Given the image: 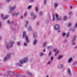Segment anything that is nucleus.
<instances>
[{
	"label": "nucleus",
	"mask_w": 77,
	"mask_h": 77,
	"mask_svg": "<svg viewBox=\"0 0 77 77\" xmlns=\"http://www.w3.org/2000/svg\"><path fill=\"white\" fill-rule=\"evenodd\" d=\"M58 53H59V51H57V52H56V54H57Z\"/></svg>",
	"instance_id": "603ef678"
},
{
	"label": "nucleus",
	"mask_w": 77,
	"mask_h": 77,
	"mask_svg": "<svg viewBox=\"0 0 77 77\" xmlns=\"http://www.w3.org/2000/svg\"><path fill=\"white\" fill-rule=\"evenodd\" d=\"M43 54H44V53L41 52L40 53V56H42L43 55Z\"/></svg>",
	"instance_id": "7c9ffc66"
},
{
	"label": "nucleus",
	"mask_w": 77,
	"mask_h": 77,
	"mask_svg": "<svg viewBox=\"0 0 77 77\" xmlns=\"http://www.w3.org/2000/svg\"><path fill=\"white\" fill-rule=\"evenodd\" d=\"M76 64H77V62H76L74 63V65H76Z\"/></svg>",
	"instance_id": "58836bf2"
},
{
	"label": "nucleus",
	"mask_w": 77,
	"mask_h": 77,
	"mask_svg": "<svg viewBox=\"0 0 77 77\" xmlns=\"http://www.w3.org/2000/svg\"><path fill=\"white\" fill-rule=\"evenodd\" d=\"M11 54H8L7 55V57H6L5 58L4 61H6V60L8 59L10 57H11Z\"/></svg>",
	"instance_id": "39448f33"
},
{
	"label": "nucleus",
	"mask_w": 77,
	"mask_h": 77,
	"mask_svg": "<svg viewBox=\"0 0 77 77\" xmlns=\"http://www.w3.org/2000/svg\"><path fill=\"white\" fill-rule=\"evenodd\" d=\"M42 14V12H40V15H41Z\"/></svg>",
	"instance_id": "c03bdc74"
},
{
	"label": "nucleus",
	"mask_w": 77,
	"mask_h": 77,
	"mask_svg": "<svg viewBox=\"0 0 77 77\" xmlns=\"http://www.w3.org/2000/svg\"><path fill=\"white\" fill-rule=\"evenodd\" d=\"M62 55H61L59 56L58 59H60L62 57Z\"/></svg>",
	"instance_id": "dca6fc26"
},
{
	"label": "nucleus",
	"mask_w": 77,
	"mask_h": 77,
	"mask_svg": "<svg viewBox=\"0 0 77 77\" xmlns=\"http://www.w3.org/2000/svg\"><path fill=\"white\" fill-rule=\"evenodd\" d=\"M2 24V23L1 22H0V27H1V25Z\"/></svg>",
	"instance_id": "8fccbe9b"
},
{
	"label": "nucleus",
	"mask_w": 77,
	"mask_h": 77,
	"mask_svg": "<svg viewBox=\"0 0 77 77\" xmlns=\"http://www.w3.org/2000/svg\"><path fill=\"white\" fill-rule=\"evenodd\" d=\"M22 77H26L25 76H23Z\"/></svg>",
	"instance_id": "052dcab7"
},
{
	"label": "nucleus",
	"mask_w": 77,
	"mask_h": 77,
	"mask_svg": "<svg viewBox=\"0 0 77 77\" xmlns=\"http://www.w3.org/2000/svg\"><path fill=\"white\" fill-rule=\"evenodd\" d=\"M7 73H8V74H9V75H14V73L11 71H8Z\"/></svg>",
	"instance_id": "6e6552de"
},
{
	"label": "nucleus",
	"mask_w": 77,
	"mask_h": 77,
	"mask_svg": "<svg viewBox=\"0 0 77 77\" xmlns=\"http://www.w3.org/2000/svg\"><path fill=\"white\" fill-rule=\"evenodd\" d=\"M71 26V23H69L68 24V26H69V27H70Z\"/></svg>",
	"instance_id": "c85d7f7f"
},
{
	"label": "nucleus",
	"mask_w": 77,
	"mask_h": 77,
	"mask_svg": "<svg viewBox=\"0 0 77 77\" xmlns=\"http://www.w3.org/2000/svg\"><path fill=\"white\" fill-rule=\"evenodd\" d=\"M30 2H33V1H34V0H29Z\"/></svg>",
	"instance_id": "79ce46f5"
},
{
	"label": "nucleus",
	"mask_w": 77,
	"mask_h": 77,
	"mask_svg": "<svg viewBox=\"0 0 77 77\" xmlns=\"http://www.w3.org/2000/svg\"><path fill=\"white\" fill-rule=\"evenodd\" d=\"M75 43L73 42V43H72V45H75Z\"/></svg>",
	"instance_id": "ea45409f"
},
{
	"label": "nucleus",
	"mask_w": 77,
	"mask_h": 77,
	"mask_svg": "<svg viewBox=\"0 0 77 77\" xmlns=\"http://www.w3.org/2000/svg\"><path fill=\"white\" fill-rule=\"evenodd\" d=\"M54 29L55 30H59L60 29V25L58 24H56L55 25Z\"/></svg>",
	"instance_id": "423d86ee"
},
{
	"label": "nucleus",
	"mask_w": 77,
	"mask_h": 77,
	"mask_svg": "<svg viewBox=\"0 0 77 77\" xmlns=\"http://www.w3.org/2000/svg\"><path fill=\"white\" fill-rule=\"evenodd\" d=\"M37 36V34L36 33L34 34V38H36Z\"/></svg>",
	"instance_id": "a211bd4d"
},
{
	"label": "nucleus",
	"mask_w": 77,
	"mask_h": 77,
	"mask_svg": "<svg viewBox=\"0 0 77 77\" xmlns=\"http://www.w3.org/2000/svg\"><path fill=\"white\" fill-rule=\"evenodd\" d=\"M11 23H12H12H14V22H11Z\"/></svg>",
	"instance_id": "0e129e2a"
},
{
	"label": "nucleus",
	"mask_w": 77,
	"mask_h": 77,
	"mask_svg": "<svg viewBox=\"0 0 77 77\" xmlns=\"http://www.w3.org/2000/svg\"><path fill=\"white\" fill-rule=\"evenodd\" d=\"M38 24H39V23L38 22H37V25H38Z\"/></svg>",
	"instance_id": "13d9d810"
},
{
	"label": "nucleus",
	"mask_w": 77,
	"mask_h": 77,
	"mask_svg": "<svg viewBox=\"0 0 77 77\" xmlns=\"http://www.w3.org/2000/svg\"><path fill=\"white\" fill-rule=\"evenodd\" d=\"M66 19H67V17L66 16H64L63 18L64 20H66Z\"/></svg>",
	"instance_id": "4be33fe9"
},
{
	"label": "nucleus",
	"mask_w": 77,
	"mask_h": 77,
	"mask_svg": "<svg viewBox=\"0 0 77 77\" xmlns=\"http://www.w3.org/2000/svg\"><path fill=\"white\" fill-rule=\"evenodd\" d=\"M53 21H54V20H55V18H54V14L53 15Z\"/></svg>",
	"instance_id": "6ab92c4d"
},
{
	"label": "nucleus",
	"mask_w": 77,
	"mask_h": 77,
	"mask_svg": "<svg viewBox=\"0 0 77 77\" xmlns=\"http://www.w3.org/2000/svg\"><path fill=\"white\" fill-rule=\"evenodd\" d=\"M44 5H45V4L46 3H47V0H45L44 1Z\"/></svg>",
	"instance_id": "473e14b6"
},
{
	"label": "nucleus",
	"mask_w": 77,
	"mask_h": 77,
	"mask_svg": "<svg viewBox=\"0 0 77 77\" xmlns=\"http://www.w3.org/2000/svg\"><path fill=\"white\" fill-rule=\"evenodd\" d=\"M36 17V16H35L34 17L33 19H35Z\"/></svg>",
	"instance_id": "09e8293b"
},
{
	"label": "nucleus",
	"mask_w": 77,
	"mask_h": 77,
	"mask_svg": "<svg viewBox=\"0 0 77 77\" xmlns=\"http://www.w3.org/2000/svg\"><path fill=\"white\" fill-rule=\"evenodd\" d=\"M27 74L29 75H30V76H32V73H31V72H27Z\"/></svg>",
	"instance_id": "9b49d317"
},
{
	"label": "nucleus",
	"mask_w": 77,
	"mask_h": 77,
	"mask_svg": "<svg viewBox=\"0 0 77 77\" xmlns=\"http://www.w3.org/2000/svg\"><path fill=\"white\" fill-rule=\"evenodd\" d=\"M2 75V74L1 73H0V75Z\"/></svg>",
	"instance_id": "338daca9"
},
{
	"label": "nucleus",
	"mask_w": 77,
	"mask_h": 77,
	"mask_svg": "<svg viewBox=\"0 0 77 77\" xmlns=\"http://www.w3.org/2000/svg\"><path fill=\"white\" fill-rule=\"evenodd\" d=\"M50 62H51V61L49 60V61L48 62V64H50Z\"/></svg>",
	"instance_id": "4c0bfd02"
},
{
	"label": "nucleus",
	"mask_w": 77,
	"mask_h": 77,
	"mask_svg": "<svg viewBox=\"0 0 77 77\" xmlns=\"http://www.w3.org/2000/svg\"><path fill=\"white\" fill-rule=\"evenodd\" d=\"M10 1H11V0H7V2H10Z\"/></svg>",
	"instance_id": "49530a36"
},
{
	"label": "nucleus",
	"mask_w": 77,
	"mask_h": 77,
	"mask_svg": "<svg viewBox=\"0 0 77 77\" xmlns=\"http://www.w3.org/2000/svg\"><path fill=\"white\" fill-rule=\"evenodd\" d=\"M32 8V5H30L28 7V9H31Z\"/></svg>",
	"instance_id": "cd10ccee"
},
{
	"label": "nucleus",
	"mask_w": 77,
	"mask_h": 77,
	"mask_svg": "<svg viewBox=\"0 0 77 77\" xmlns=\"http://www.w3.org/2000/svg\"><path fill=\"white\" fill-rule=\"evenodd\" d=\"M26 24H25V27H27V24L29 23V21H27L26 22Z\"/></svg>",
	"instance_id": "ddd939ff"
},
{
	"label": "nucleus",
	"mask_w": 77,
	"mask_h": 77,
	"mask_svg": "<svg viewBox=\"0 0 77 77\" xmlns=\"http://www.w3.org/2000/svg\"><path fill=\"white\" fill-rule=\"evenodd\" d=\"M69 32L67 33L66 35V38H67V37H68V36H69Z\"/></svg>",
	"instance_id": "aec40b11"
},
{
	"label": "nucleus",
	"mask_w": 77,
	"mask_h": 77,
	"mask_svg": "<svg viewBox=\"0 0 77 77\" xmlns=\"http://www.w3.org/2000/svg\"><path fill=\"white\" fill-rule=\"evenodd\" d=\"M8 24H10V21H9V20H8Z\"/></svg>",
	"instance_id": "a18cd8bd"
},
{
	"label": "nucleus",
	"mask_w": 77,
	"mask_h": 77,
	"mask_svg": "<svg viewBox=\"0 0 77 77\" xmlns=\"http://www.w3.org/2000/svg\"><path fill=\"white\" fill-rule=\"evenodd\" d=\"M58 32H59H59H60V30H59L58 31Z\"/></svg>",
	"instance_id": "6e6d98bb"
},
{
	"label": "nucleus",
	"mask_w": 77,
	"mask_h": 77,
	"mask_svg": "<svg viewBox=\"0 0 77 77\" xmlns=\"http://www.w3.org/2000/svg\"><path fill=\"white\" fill-rule=\"evenodd\" d=\"M76 36H75V37H74V38H73V40H72V41H75V40L76 38Z\"/></svg>",
	"instance_id": "b1692460"
},
{
	"label": "nucleus",
	"mask_w": 77,
	"mask_h": 77,
	"mask_svg": "<svg viewBox=\"0 0 77 77\" xmlns=\"http://www.w3.org/2000/svg\"><path fill=\"white\" fill-rule=\"evenodd\" d=\"M37 40L36 39H35L34 41L33 44L34 45H35L36 44Z\"/></svg>",
	"instance_id": "4468645a"
},
{
	"label": "nucleus",
	"mask_w": 77,
	"mask_h": 77,
	"mask_svg": "<svg viewBox=\"0 0 77 77\" xmlns=\"http://www.w3.org/2000/svg\"><path fill=\"white\" fill-rule=\"evenodd\" d=\"M77 48V46H76L75 47V48Z\"/></svg>",
	"instance_id": "e2e57ef3"
},
{
	"label": "nucleus",
	"mask_w": 77,
	"mask_h": 77,
	"mask_svg": "<svg viewBox=\"0 0 77 77\" xmlns=\"http://www.w3.org/2000/svg\"><path fill=\"white\" fill-rule=\"evenodd\" d=\"M72 6H70V9H72Z\"/></svg>",
	"instance_id": "864d4df0"
},
{
	"label": "nucleus",
	"mask_w": 77,
	"mask_h": 77,
	"mask_svg": "<svg viewBox=\"0 0 77 77\" xmlns=\"http://www.w3.org/2000/svg\"><path fill=\"white\" fill-rule=\"evenodd\" d=\"M43 51L44 52H45V49H44L43 50Z\"/></svg>",
	"instance_id": "5fc2aeb1"
},
{
	"label": "nucleus",
	"mask_w": 77,
	"mask_h": 77,
	"mask_svg": "<svg viewBox=\"0 0 77 77\" xmlns=\"http://www.w3.org/2000/svg\"><path fill=\"white\" fill-rule=\"evenodd\" d=\"M46 77H48V75H47L46 76Z\"/></svg>",
	"instance_id": "69168bd1"
},
{
	"label": "nucleus",
	"mask_w": 77,
	"mask_h": 77,
	"mask_svg": "<svg viewBox=\"0 0 77 77\" xmlns=\"http://www.w3.org/2000/svg\"><path fill=\"white\" fill-rule=\"evenodd\" d=\"M28 60V58L27 57H25L24 59H23V60H21L20 61V63L21 64L22 63H25V62H27Z\"/></svg>",
	"instance_id": "7ed1b4c3"
},
{
	"label": "nucleus",
	"mask_w": 77,
	"mask_h": 77,
	"mask_svg": "<svg viewBox=\"0 0 77 77\" xmlns=\"http://www.w3.org/2000/svg\"><path fill=\"white\" fill-rule=\"evenodd\" d=\"M51 54V51H50V53L49 54V56H50Z\"/></svg>",
	"instance_id": "e433bc0d"
},
{
	"label": "nucleus",
	"mask_w": 77,
	"mask_h": 77,
	"mask_svg": "<svg viewBox=\"0 0 77 77\" xmlns=\"http://www.w3.org/2000/svg\"><path fill=\"white\" fill-rule=\"evenodd\" d=\"M59 67L60 68H63V66L62 65H60L59 66Z\"/></svg>",
	"instance_id": "bb28decb"
},
{
	"label": "nucleus",
	"mask_w": 77,
	"mask_h": 77,
	"mask_svg": "<svg viewBox=\"0 0 77 77\" xmlns=\"http://www.w3.org/2000/svg\"><path fill=\"white\" fill-rule=\"evenodd\" d=\"M54 58V57H51V60H52Z\"/></svg>",
	"instance_id": "72a5a7b5"
},
{
	"label": "nucleus",
	"mask_w": 77,
	"mask_h": 77,
	"mask_svg": "<svg viewBox=\"0 0 77 77\" xmlns=\"http://www.w3.org/2000/svg\"><path fill=\"white\" fill-rule=\"evenodd\" d=\"M31 16H33V15H34V12H32L31 13Z\"/></svg>",
	"instance_id": "c756f323"
},
{
	"label": "nucleus",
	"mask_w": 77,
	"mask_h": 77,
	"mask_svg": "<svg viewBox=\"0 0 77 77\" xmlns=\"http://www.w3.org/2000/svg\"><path fill=\"white\" fill-rule=\"evenodd\" d=\"M14 44V42L12 41H11L10 42V45L8 46V45L7 44L6 45V47L8 49H9L10 48L12 47H13V44Z\"/></svg>",
	"instance_id": "f03ea898"
},
{
	"label": "nucleus",
	"mask_w": 77,
	"mask_h": 77,
	"mask_svg": "<svg viewBox=\"0 0 77 77\" xmlns=\"http://www.w3.org/2000/svg\"><path fill=\"white\" fill-rule=\"evenodd\" d=\"M23 37L24 38V37H25V39L26 40V41L27 43H28V42H29V38L28 36L26 35V32H23Z\"/></svg>",
	"instance_id": "f257e3e1"
},
{
	"label": "nucleus",
	"mask_w": 77,
	"mask_h": 77,
	"mask_svg": "<svg viewBox=\"0 0 77 77\" xmlns=\"http://www.w3.org/2000/svg\"><path fill=\"white\" fill-rule=\"evenodd\" d=\"M72 60V59L71 58H70L69 59V60H68L69 62H71V61Z\"/></svg>",
	"instance_id": "f3484780"
},
{
	"label": "nucleus",
	"mask_w": 77,
	"mask_h": 77,
	"mask_svg": "<svg viewBox=\"0 0 77 77\" xmlns=\"http://www.w3.org/2000/svg\"><path fill=\"white\" fill-rule=\"evenodd\" d=\"M68 73L69 74V75H71V71H70L69 69H68Z\"/></svg>",
	"instance_id": "9d476101"
},
{
	"label": "nucleus",
	"mask_w": 77,
	"mask_h": 77,
	"mask_svg": "<svg viewBox=\"0 0 77 77\" xmlns=\"http://www.w3.org/2000/svg\"><path fill=\"white\" fill-rule=\"evenodd\" d=\"M58 5V4L55 3L54 4V6H55V8H56V7H57V6Z\"/></svg>",
	"instance_id": "412c9836"
},
{
	"label": "nucleus",
	"mask_w": 77,
	"mask_h": 77,
	"mask_svg": "<svg viewBox=\"0 0 77 77\" xmlns=\"http://www.w3.org/2000/svg\"><path fill=\"white\" fill-rule=\"evenodd\" d=\"M23 16H22L20 18H23Z\"/></svg>",
	"instance_id": "4d7b16f0"
},
{
	"label": "nucleus",
	"mask_w": 77,
	"mask_h": 77,
	"mask_svg": "<svg viewBox=\"0 0 77 77\" xmlns=\"http://www.w3.org/2000/svg\"><path fill=\"white\" fill-rule=\"evenodd\" d=\"M16 8V6H14L13 7H11L10 8V12L13 11L14 9H15Z\"/></svg>",
	"instance_id": "1a4fd4ad"
},
{
	"label": "nucleus",
	"mask_w": 77,
	"mask_h": 77,
	"mask_svg": "<svg viewBox=\"0 0 77 77\" xmlns=\"http://www.w3.org/2000/svg\"><path fill=\"white\" fill-rule=\"evenodd\" d=\"M2 39V37L1 36H0V39Z\"/></svg>",
	"instance_id": "bf43d9fd"
},
{
	"label": "nucleus",
	"mask_w": 77,
	"mask_h": 77,
	"mask_svg": "<svg viewBox=\"0 0 77 77\" xmlns=\"http://www.w3.org/2000/svg\"><path fill=\"white\" fill-rule=\"evenodd\" d=\"M35 10L36 11V12H38V8L37 7H36Z\"/></svg>",
	"instance_id": "393cba45"
},
{
	"label": "nucleus",
	"mask_w": 77,
	"mask_h": 77,
	"mask_svg": "<svg viewBox=\"0 0 77 77\" xmlns=\"http://www.w3.org/2000/svg\"><path fill=\"white\" fill-rule=\"evenodd\" d=\"M27 12H25V13H24V17H26V15H27Z\"/></svg>",
	"instance_id": "2f4dec72"
},
{
	"label": "nucleus",
	"mask_w": 77,
	"mask_h": 77,
	"mask_svg": "<svg viewBox=\"0 0 77 77\" xmlns=\"http://www.w3.org/2000/svg\"><path fill=\"white\" fill-rule=\"evenodd\" d=\"M15 15V16H18V15H19V13L18 12L17 13H16V14H15V13H14L13 15V16L14 17Z\"/></svg>",
	"instance_id": "f8f14e48"
},
{
	"label": "nucleus",
	"mask_w": 77,
	"mask_h": 77,
	"mask_svg": "<svg viewBox=\"0 0 77 77\" xmlns=\"http://www.w3.org/2000/svg\"><path fill=\"white\" fill-rule=\"evenodd\" d=\"M20 66H21V65H20Z\"/></svg>",
	"instance_id": "774afa93"
},
{
	"label": "nucleus",
	"mask_w": 77,
	"mask_h": 77,
	"mask_svg": "<svg viewBox=\"0 0 77 77\" xmlns=\"http://www.w3.org/2000/svg\"><path fill=\"white\" fill-rule=\"evenodd\" d=\"M4 16V15L3 14H2L1 15V17H2V20H6V19H7L9 17V16L8 15H6L5 16V17H3Z\"/></svg>",
	"instance_id": "20e7f679"
},
{
	"label": "nucleus",
	"mask_w": 77,
	"mask_h": 77,
	"mask_svg": "<svg viewBox=\"0 0 77 77\" xmlns=\"http://www.w3.org/2000/svg\"><path fill=\"white\" fill-rule=\"evenodd\" d=\"M46 44H47V42L44 43L43 44V47H45V45H46Z\"/></svg>",
	"instance_id": "a878e982"
},
{
	"label": "nucleus",
	"mask_w": 77,
	"mask_h": 77,
	"mask_svg": "<svg viewBox=\"0 0 77 77\" xmlns=\"http://www.w3.org/2000/svg\"><path fill=\"white\" fill-rule=\"evenodd\" d=\"M56 54V53L55 54V56H56V54Z\"/></svg>",
	"instance_id": "680f3d73"
},
{
	"label": "nucleus",
	"mask_w": 77,
	"mask_h": 77,
	"mask_svg": "<svg viewBox=\"0 0 77 77\" xmlns=\"http://www.w3.org/2000/svg\"><path fill=\"white\" fill-rule=\"evenodd\" d=\"M24 45L25 46H26V45H27V43H24Z\"/></svg>",
	"instance_id": "37998d69"
},
{
	"label": "nucleus",
	"mask_w": 77,
	"mask_h": 77,
	"mask_svg": "<svg viewBox=\"0 0 77 77\" xmlns=\"http://www.w3.org/2000/svg\"><path fill=\"white\" fill-rule=\"evenodd\" d=\"M66 35V33L64 32L63 33V36H65Z\"/></svg>",
	"instance_id": "5701e85b"
},
{
	"label": "nucleus",
	"mask_w": 77,
	"mask_h": 77,
	"mask_svg": "<svg viewBox=\"0 0 77 77\" xmlns=\"http://www.w3.org/2000/svg\"><path fill=\"white\" fill-rule=\"evenodd\" d=\"M69 14L70 15H71V14H72V13H71V12H69Z\"/></svg>",
	"instance_id": "a19ab883"
},
{
	"label": "nucleus",
	"mask_w": 77,
	"mask_h": 77,
	"mask_svg": "<svg viewBox=\"0 0 77 77\" xmlns=\"http://www.w3.org/2000/svg\"><path fill=\"white\" fill-rule=\"evenodd\" d=\"M56 51H57V49H54V52H56Z\"/></svg>",
	"instance_id": "c9c22d12"
},
{
	"label": "nucleus",
	"mask_w": 77,
	"mask_h": 77,
	"mask_svg": "<svg viewBox=\"0 0 77 77\" xmlns=\"http://www.w3.org/2000/svg\"><path fill=\"white\" fill-rule=\"evenodd\" d=\"M74 30H75V29H73L72 31L73 32H74Z\"/></svg>",
	"instance_id": "3c124183"
},
{
	"label": "nucleus",
	"mask_w": 77,
	"mask_h": 77,
	"mask_svg": "<svg viewBox=\"0 0 77 77\" xmlns=\"http://www.w3.org/2000/svg\"><path fill=\"white\" fill-rule=\"evenodd\" d=\"M77 22L76 23L75 25V27H77Z\"/></svg>",
	"instance_id": "de8ad7c7"
},
{
	"label": "nucleus",
	"mask_w": 77,
	"mask_h": 77,
	"mask_svg": "<svg viewBox=\"0 0 77 77\" xmlns=\"http://www.w3.org/2000/svg\"><path fill=\"white\" fill-rule=\"evenodd\" d=\"M17 45H20V42H17Z\"/></svg>",
	"instance_id": "f704fd0d"
},
{
	"label": "nucleus",
	"mask_w": 77,
	"mask_h": 77,
	"mask_svg": "<svg viewBox=\"0 0 77 77\" xmlns=\"http://www.w3.org/2000/svg\"><path fill=\"white\" fill-rule=\"evenodd\" d=\"M55 15L56 18H57V21H59V20H61V18H60V17H58V14H56Z\"/></svg>",
	"instance_id": "0eeeda50"
},
{
	"label": "nucleus",
	"mask_w": 77,
	"mask_h": 77,
	"mask_svg": "<svg viewBox=\"0 0 77 77\" xmlns=\"http://www.w3.org/2000/svg\"><path fill=\"white\" fill-rule=\"evenodd\" d=\"M32 30V27L30 26H29V31L30 32V31H31Z\"/></svg>",
	"instance_id": "2eb2a0df"
}]
</instances>
